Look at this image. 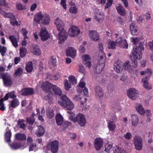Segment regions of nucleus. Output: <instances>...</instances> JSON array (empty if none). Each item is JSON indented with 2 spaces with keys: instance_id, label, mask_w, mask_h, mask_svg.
Listing matches in <instances>:
<instances>
[{
  "instance_id": "a19ab883",
  "label": "nucleus",
  "mask_w": 153,
  "mask_h": 153,
  "mask_svg": "<svg viewBox=\"0 0 153 153\" xmlns=\"http://www.w3.org/2000/svg\"><path fill=\"white\" fill-rule=\"evenodd\" d=\"M95 19L97 22H100L102 21L103 19V15L102 13H97L95 16Z\"/></svg>"
},
{
  "instance_id": "39448f33",
  "label": "nucleus",
  "mask_w": 153,
  "mask_h": 153,
  "mask_svg": "<svg viewBox=\"0 0 153 153\" xmlns=\"http://www.w3.org/2000/svg\"><path fill=\"white\" fill-rule=\"evenodd\" d=\"M69 119L74 123L77 122L81 126H84L86 123V120L84 115L79 113L77 114L76 117L71 116L69 117Z\"/></svg>"
},
{
  "instance_id": "5fc2aeb1",
  "label": "nucleus",
  "mask_w": 153,
  "mask_h": 153,
  "mask_svg": "<svg viewBox=\"0 0 153 153\" xmlns=\"http://www.w3.org/2000/svg\"><path fill=\"white\" fill-rule=\"evenodd\" d=\"M65 89L67 91H68L69 90V88L71 87V85L70 84H69L68 82L67 79H65Z\"/></svg>"
},
{
  "instance_id": "603ef678",
  "label": "nucleus",
  "mask_w": 153,
  "mask_h": 153,
  "mask_svg": "<svg viewBox=\"0 0 153 153\" xmlns=\"http://www.w3.org/2000/svg\"><path fill=\"white\" fill-rule=\"evenodd\" d=\"M16 8L19 10H22L26 9L25 6L22 5L20 3H18L16 4Z\"/></svg>"
},
{
  "instance_id": "f704fd0d",
  "label": "nucleus",
  "mask_w": 153,
  "mask_h": 153,
  "mask_svg": "<svg viewBox=\"0 0 153 153\" xmlns=\"http://www.w3.org/2000/svg\"><path fill=\"white\" fill-rule=\"evenodd\" d=\"M45 129L44 128L41 126L38 127V130L36 132L37 136L38 137H41L45 133Z\"/></svg>"
},
{
  "instance_id": "e2e57ef3",
  "label": "nucleus",
  "mask_w": 153,
  "mask_h": 153,
  "mask_svg": "<svg viewBox=\"0 0 153 153\" xmlns=\"http://www.w3.org/2000/svg\"><path fill=\"white\" fill-rule=\"evenodd\" d=\"M3 99H1L0 100V110L4 111L5 110V108L4 106V104L3 102Z\"/></svg>"
},
{
  "instance_id": "473e14b6",
  "label": "nucleus",
  "mask_w": 153,
  "mask_h": 153,
  "mask_svg": "<svg viewBox=\"0 0 153 153\" xmlns=\"http://www.w3.org/2000/svg\"><path fill=\"white\" fill-rule=\"evenodd\" d=\"M19 104V102L16 98L13 99L11 101L10 106L13 108L17 107Z\"/></svg>"
},
{
  "instance_id": "774afa93",
  "label": "nucleus",
  "mask_w": 153,
  "mask_h": 153,
  "mask_svg": "<svg viewBox=\"0 0 153 153\" xmlns=\"http://www.w3.org/2000/svg\"><path fill=\"white\" fill-rule=\"evenodd\" d=\"M83 63L86 66L88 67L89 68H90L91 65V62L90 61H83Z\"/></svg>"
},
{
  "instance_id": "f03ea898",
  "label": "nucleus",
  "mask_w": 153,
  "mask_h": 153,
  "mask_svg": "<svg viewBox=\"0 0 153 153\" xmlns=\"http://www.w3.org/2000/svg\"><path fill=\"white\" fill-rule=\"evenodd\" d=\"M54 23L56 26L58 30L59 31L58 33V36L59 40V43L62 44L64 41L67 38V32L63 28L64 23L59 18H57L55 21Z\"/></svg>"
},
{
  "instance_id": "7ed1b4c3",
  "label": "nucleus",
  "mask_w": 153,
  "mask_h": 153,
  "mask_svg": "<svg viewBox=\"0 0 153 153\" xmlns=\"http://www.w3.org/2000/svg\"><path fill=\"white\" fill-rule=\"evenodd\" d=\"M33 20L38 23H41L43 25H48L50 21L49 15L46 13L43 15L41 12L38 13L35 15Z\"/></svg>"
},
{
  "instance_id": "2f4dec72",
  "label": "nucleus",
  "mask_w": 153,
  "mask_h": 153,
  "mask_svg": "<svg viewBox=\"0 0 153 153\" xmlns=\"http://www.w3.org/2000/svg\"><path fill=\"white\" fill-rule=\"evenodd\" d=\"M15 136L16 140L20 141L25 140L26 139V137L24 134L18 133L15 135Z\"/></svg>"
},
{
  "instance_id": "4468645a",
  "label": "nucleus",
  "mask_w": 153,
  "mask_h": 153,
  "mask_svg": "<svg viewBox=\"0 0 153 153\" xmlns=\"http://www.w3.org/2000/svg\"><path fill=\"white\" fill-rule=\"evenodd\" d=\"M76 50L72 47H68L66 50V55L67 56H69L73 58H75L76 56Z\"/></svg>"
},
{
  "instance_id": "c03bdc74",
  "label": "nucleus",
  "mask_w": 153,
  "mask_h": 153,
  "mask_svg": "<svg viewBox=\"0 0 153 153\" xmlns=\"http://www.w3.org/2000/svg\"><path fill=\"white\" fill-rule=\"evenodd\" d=\"M27 123L30 125H32L35 121V118L33 116H31L29 117H27L26 119Z\"/></svg>"
},
{
  "instance_id": "aec40b11",
  "label": "nucleus",
  "mask_w": 153,
  "mask_h": 153,
  "mask_svg": "<svg viewBox=\"0 0 153 153\" xmlns=\"http://www.w3.org/2000/svg\"><path fill=\"white\" fill-rule=\"evenodd\" d=\"M89 36L91 39L94 41H97L99 38L97 32L94 30H91L89 32Z\"/></svg>"
},
{
  "instance_id": "a211bd4d",
  "label": "nucleus",
  "mask_w": 153,
  "mask_h": 153,
  "mask_svg": "<svg viewBox=\"0 0 153 153\" xmlns=\"http://www.w3.org/2000/svg\"><path fill=\"white\" fill-rule=\"evenodd\" d=\"M130 29L131 33L133 35H137L139 32L137 27L135 26L134 23H131L130 26Z\"/></svg>"
},
{
  "instance_id": "7c9ffc66",
  "label": "nucleus",
  "mask_w": 153,
  "mask_h": 153,
  "mask_svg": "<svg viewBox=\"0 0 153 153\" xmlns=\"http://www.w3.org/2000/svg\"><path fill=\"white\" fill-rule=\"evenodd\" d=\"M48 93V94L44 96V99L45 100H48L49 103L52 104L53 102L52 93L51 92Z\"/></svg>"
},
{
  "instance_id": "cd10ccee",
  "label": "nucleus",
  "mask_w": 153,
  "mask_h": 153,
  "mask_svg": "<svg viewBox=\"0 0 153 153\" xmlns=\"http://www.w3.org/2000/svg\"><path fill=\"white\" fill-rule=\"evenodd\" d=\"M32 53L34 55L39 56L41 54V50L39 47L35 45L33 46Z\"/></svg>"
},
{
  "instance_id": "e433bc0d",
  "label": "nucleus",
  "mask_w": 153,
  "mask_h": 153,
  "mask_svg": "<svg viewBox=\"0 0 153 153\" xmlns=\"http://www.w3.org/2000/svg\"><path fill=\"white\" fill-rule=\"evenodd\" d=\"M108 126L110 131H114L116 128L115 123L112 121H111L109 122Z\"/></svg>"
},
{
  "instance_id": "c85d7f7f",
  "label": "nucleus",
  "mask_w": 153,
  "mask_h": 153,
  "mask_svg": "<svg viewBox=\"0 0 153 153\" xmlns=\"http://www.w3.org/2000/svg\"><path fill=\"white\" fill-rule=\"evenodd\" d=\"M25 120L23 119H19L16 125V126H19L20 128L25 130L26 126L25 123Z\"/></svg>"
},
{
  "instance_id": "1a4fd4ad",
  "label": "nucleus",
  "mask_w": 153,
  "mask_h": 153,
  "mask_svg": "<svg viewBox=\"0 0 153 153\" xmlns=\"http://www.w3.org/2000/svg\"><path fill=\"white\" fill-rule=\"evenodd\" d=\"M80 30L77 27L73 26L68 31V34L71 37H74L80 33Z\"/></svg>"
},
{
  "instance_id": "393cba45",
  "label": "nucleus",
  "mask_w": 153,
  "mask_h": 153,
  "mask_svg": "<svg viewBox=\"0 0 153 153\" xmlns=\"http://www.w3.org/2000/svg\"><path fill=\"white\" fill-rule=\"evenodd\" d=\"M124 69L127 71L129 73L131 74L133 72V70L131 67L130 65L129 62V61L126 60L123 64Z\"/></svg>"
},
{
  "instance_id": "09e8293b",
  "label": "nucleus",
  "mask_w": 153,
  "mask_h": 153,
  "mask_svg": "<svg viewBox=\"0 0 153 153\" xmlns=\"http://www.w3.org/2000/svg\"><path fill=\"white\" fill-rule=\"evenodd\" d=\"M114 153H126L125 150L122 148L117 147L114 152Z\"/></svg>"
},
{
  "instance_id": "ea45409f",
  "label": "nucleus",
  "mask_w": 153,
  "mask_h": 153,
  "mask_svg": "<svg viewBox=\"0 0 153 153\" xmlns=\"http://www.w3.org/2000/svg\"><path fill=\"white\" fill-rule=\"evenodd\" d=\"M68 79L72 85H75L77 83L76 79L73 76H70L68 77Z\"/></svg>"
},
{
  "instance_id": "338daca9",
  "label": "nucleus",
  "mask_w": 153,
  "mask_h": 153,
  "mask_svg": "<svg viewBox=\"0 0 153 153\" xmlns=\"http://www.w3.org/2000/svg\"><path fill=\"white\" fill-rule=\"evenodd\" d=\"M9 93L10 98L14 99L16 97V96L15 94V91H12Z\"/></svg>"
},
{
  "instance_id": "4d7b16f0",
  "label": "nucleus",
  "mask_w": 153,
  "mask_h": 153,
  "mask_svg": "<svg viewBox=\"0 0 153 153\" xmlns=\"http://www.w3.org/2000/svg\"><path fill=\"white\" fill-rule=\"evenodd\" d=\"M124 137L126 140H129L132 137L131 134L129 132H128L124 135Z\"/></svg>"
},
{
  "instance_id": "79ce46f5",
  "label": "nucleus",
  "mask_w": 153,
  "mask_h": 153,
  "mask_svg": "<svg viewBox=\"0 0 153 153\" xmlns=\"http://www.w3.org/2000/svg\"><path fill=\"white\" fill-rule=\"evenodd\" d=\"M46 115L47 117L50 119L52 118L54 116L53 110L52 109L48 110L46 112Z\"/></svg>"
},
{
  "instance_id": "72a5a7b5",
  "label": "nucleus",
  "mask_w": 153,
  "mask_h": 153,
  "mask_svg": "<svg viewBox=\"0 0 153 153\" xmlns=\"http://www.w3.org/2000/svg\"><path fill=\"white\" fill-rule=\"evenodd\" d=\"M25 70L28 73L31 72L33 69V63L31 62H29L26 64Z\"/></svg>"
},
{
  "instance_id": "3c124183",
  "label": "nucleus",
  "mask_w": 153,
  "mask_h": 153,
  "mask_svg": "<svg viewBox=\"0 0 153 153\" xmlns=\"http://www.w3.org/2000/svg\"><path fill=\"white\" fill-rule=\"evenodd\" d=\"M22 31L24 39H27L28 37L27 36V34L28 33V31L25 28H22Z\"/></svg>"
},
{
  "instance_id": "4be33fe9",
  "label": "nucleus",
  "mask_w": 153,
  "mask_h": 153,
  "mask_svg": "<svg viewBox=\"0 0 153 153\" xmlns=\"http://www.w3.org/2000/svg\"><path fill=\"white\" fill-rule=\"evenodd\" d=\"M148 77L146 76L145 78L142 79V81L143 83L144 87L147 90H150L152 89L151 86L149 85V83L148 82Z\"/></svg>"
},
{
  "instance_id": "0e129e2a",
  "label": "nucleus",
  "mask_w": 153,
  "mask_h": 153,
  "mask_svg": "<svg viewBox=\"0 0 153 153\" xmlns=\"http://www.w3.org/2000/svg\"><path fill=\"white\" fill-rule=\"evenodd\" d=\"M1 15H3L5 17H9L10 14V13H6L4 10L1 11Z\"/></svg>"
},
{
  "instance_id": "de8ad7c7",
  "label": "nucleus",
  "mask_w": 153,
  "mask_h": 153,
  "mask_svg": "<svg viewBox=\"0 0 153 153\" xmlns=\"http://www.w3.org/2000/svg\"><path fill=\"white\" fill-rule=\"evenodd\" d=\"M10 22L11 24L13 26H17L18 25V22L14 17H10Z\"/></svg>"
},
{
  "instance_id": "f3484780",
  "label": "nucleus",
  "mask_w": 153,
  "mask_h": 153,
  "mask_svg": "<svg viewBox=\"0 0 153 153\" xmlns=\"http://www.w3.org/2000/svg\"><path fill=\"white\" fill-rule=\"evenodd\" d=\"M3 81L4 84L7 86H10L12 84L11 78L8 74L5 77H3Z\"/></svg>"
},
{
  "instance_id": "69168bd1",
  "label": "nucleus",
  "mask_w": 153,
  "mask_h": 153,
  "mask_svg": "<svg viewBox=\"0 0 153 153\" xmlns=\"http://www.w3.org/2000/svg\"><path fill=\"white\" fill-rule=\"evenodd\" d=\"M51 63L52 65L53 66H56V59L55 58H54L53 57H52V59H51Z\"/></svg>"
},
{
  "instance_id": "9d476101",
  "label": "nucleus",
  "mask_w": 153,
  "mask_h": 153,
  "mask_svg": "<svg viewBox=\"0 0 153 153\" xmlns=\"http://www.w3.org/2000/svg\"><path fill=\"white\" fill-rule=\"evenodd\" d=\"M127 94L129 98L132 100H135L137 97V90L134 88H130L128 91Z\"/></svg>"
},
{
  "instance_id": "8fccbe9b",
  "label": "nucleus",
  "mask_w": 153,
  "mask_h": 153,
  "mask_svg": "<svg viewBox=\"0 0 153 153\" xmlns=\"http://www.w3.org/2000/svg\"><path fill=\"white\" fill-rule=\"evenodd\" d=\"M61 75V73L58 71L56 73V74L53 76L51 78V79L53 80H56L60 77Z\"/></svg>"
},
{
  "instance_id": "052dcab7",
  "label": "nucleus",
  "mask_w": 153,
  "mask_h": 153,
  "mask_svg": "<svg viewBox=\"0 0 153 153\" xmlns=\"http://www.w3.org/2000/svg\"><path fill=\"white\" fill-rule=\"evenodd\" d=\"M105 58L104 56L102 55L100 56V59L98 60V62L101 64H105Z\"/></svg>"
},
{
  "instance_id": "13d9d810",
  "label": "nucleus",
  "mask_w": 153,
  "mask_h": 153,
  "mask_svg": "<svg viewBox=\"0 0 153 153\" xmlns=\"http://www.w3.org/2000/svg\"><path fill=\"white\" fill-rule=\"evenodd\" d=\"M66 1V0H61L60 2L61 5L65 10H66L67 9Z\"/></svg>"
},
{
  "instance_id": "20e7f679",
  "label": "nucleus",
  "mask_w": 153,
  "mask_h": 153,
  "mask_svg": "<svg viewBox=\"0 0 153 153\" xmlns=\"http://www.w3.org/2000/svg\"><path fill=\"white\" fill-rule=\"evenodd\" d=\"M58 102L61 106L69 110H72L74 107V104L65 95L60 97V101Z\"/></svg>"
},
{
  "instance_id": "4c0bfd02",
  "label": "nucleus",
  "mask_w": 153,
  "mask_h": 153,
  "mask_svg": "<svg viewBox=\"0 0 153 153\" xmlns=\"http://www.w3.org/2000/svg\"><path fill=\"white\" fill-rule=\"evenodd\" d=\"M136 108L137 111L140 114L143 115L145 114L144 109L141 104H139L138 106L136 107Z\"/></svg>"
},
{
  "instance_id": "6e6552de",
  "label": "nucleus",
  "mask_w": 153,
  "mask_h": 153,
  "mask_svg": "<svg viewBox=\"0 0 153 153\" xmlns=\"http://www.w3.org/2000/svg\"><path fill=\"white\" fill-rule=\"evenodd\" d=\"M53 84L48 81L43 82L41 88L46 93H51Z\"/></svg>"
},
{
  "instance_id": "ddd939ff",
  "label": "nucleus",
  "mask_w": 153,
  "mask_h": 153,
  "mask_svg": "<svg viewBox=\"0 0 153 153\" xmlns=\"http://www.w3.org/2000/svg\"><path fill=\"white\" fill-rule=\"evenodd\" d=\"M103 140L102 139L97 137L95 139L94 141V145L95 149L99 150L102 147L103 145Z\"/></svg>"
},
{
  "instance_id": "37998d69",
  "label": "nucleus",
  "mask_w": 153,
  "mask_h": 153,
  "mask_svg": "<svg viewBox=\"0 0 153 153\" xmlns=\"http://www.w3.org/2000/svg\"><path fill=\"white\" fill-rule=\"evenodd\" d=\"M10 146L12 149H16L21 147V144L18 143H13L10 145Z\"/></svg>"
},
{
  "instance_id": "a18cd8bd",
  "label": "nucleus",
  "mask_w": 153,
  "mask_h": 153,
  "mask_svg": "<svg viewBox=\"0 0 153 153\" xmlns=\"http://www.w3.org/2000/svg\"><path fill=\"white\" fill-rule=\"evenodd\" d=\"M116 45V42L111 40L109 42L108 47L109 49H114L115 48Z\"/></svg>"
},
{
  "instance_id": "f8f14e48",
  "label": "nucleus",
  "mask_w": 153,
  "mask_h": 153,
  "mask_svg": "<svg viewBox=\"0 0 153 153\" xmlns=\"http://www.w3.org/2000/svg\"><path fill=\"white\" fill-rule=\"evenodd\" d=\"M20 94L22 96H26L33 94L34 92L32 88H28L22 89L20 91Z\"/></svg>"
},
{
  "instance_id": "bb28decb",
  "label": "nucleus",
  "mask_w": 153,
  "mask_h": 153,
  "mask_svg": "<svg viewBox=\"0 0 153 153\" xmlns=\"http://www.w3.org/2000/svg\"><path fill=\"white\" fill-rule=\"evenodd\" d=\"M105 64H101L97 62V65L95 68V71L97 74H100L104 68Z\"/></svg>"
},
{
  "instance_id": "dca6fc26",
  "label": "nucleus",
  "mask_w": 153,
  "mask_h": 153,
  "mask_svg": "<svg viewBox=\"0 0 153 153\" xmlns=\"http://www.w3.org/2000/svg\"><path fill=\"white\" fill-rule=\"evenodd\" d=\"M52 89L53 91V94L56 96H62V91L61 89L55 85H52Z\"/></svg>"
},
{
  "instance_id": "0eeeda50",
  "label": "nucleus",
  "mask_w": 153,
  "mask_h": 153,
  "mask_svg": "<svg viewBox=\"0 0 153 153\" xmlns=\"http://www.w3.org/2000/svg\"><path fill=\"white\" fill-rule=\"evenodd\" d=\"M134 143L136 149L140 150L142 149L143 145L142 139L140 136H135L134 139Z\"/></svg>"
},
{
  "instance_id": "680f3d73",
  "label": "nucleus",
  "mask_w": 153,
  "mask_h": 153,
  "mask_svg": "<svg viewBox=\"0 0 153 153\" xmlns=\"http://www.w3.org/2000/svg\"><path fill=\"white\" fill-rule=\"evenodd\" d=\"M82 58H83V61H90L91 59L90 56L87 54H85L84 55H83L82 56Z\"/></svg>"
},
{
  "instance_id": "bf43d9fd",
  "label": "nucleus",
  "mask_w": 153,
  "mask_h": 153,
  "mask_svg": "<svg viewBox=\"0 0 153 153\" xmlns=\"http://www.w3.org/2000/svg\"><path fill=\"white\" fill-rule=\"evenodd\" d=\"M113 0H108L107 2L105 4V8L107 9L109 8L112 4Z\"/></svg>"
},
{
  "instance_id": "6ab92c4d",
  "label": "nucleus",
  "mask_w": 153,
  "mask_h": 153,
  "mask_svg": "<svg viewBox=\"0 0 153 153\" xmlns=\"http://www.w3.org/2000/svg\"><path fill=\"white\" fill-rule=\"evenodd\" d=\"M114 70L117 73H119L122 69L123 63L119 61H118L116 63H115L114 65Z\"/></svg>"
},
{
  "instance_id": "58836bf2",
  "label": "nucleus",
  "mask_w": 153,
  "mask_h": 153,
  "mask_svg": "<svg viewBox=\"0 0 153 153\" xmlns=\"http://www.w3.org/2000/svg\"><path fill=\"white\" fill-rule=\"evenodd\" d=\"M27 51V49L25 48H20V55L21 57H24L26 55Z\"/></svg>"
},
{
  "instance_id": "c756f323",
  "label": "nucleus",
  "mask_w": 153,
  "mask_h": 153,
  "mask_svg": "<svg viewBox=\"0 0 153 153\" xmlns=\"http://www.w3.org/2000/svg\"><path fill=\"white\" fill-rule=\"evenodd\" d=\"M131 123L133 126H136L138 123V118L137 116L135 114H133L131 116Z\"/></svg>"
},
{
  "instance_id": "f257e3e1",
  "label": "nucleus",
  "mask_w": 153,
  "mask_h": 153,
  "mask_svg": "<svg viewBox=\"0 0 153 153\" xmlns=\"http://www.w3.org/2000/svg\"><path fill=\"white\" fill-rule=\"evenodd\" d=\"M143 44L142 42L139 43L138 46L135 48L134 51H132L130 54L131 63L134 68L136 67L137 65V60L142 58L141 51L144 50Z\"/></svg>"
},
{
  "instance_id": "9b49d317",
  "label": "nucleus",
  "mask_w": 153,
  "mask_h": 153,
  "mask_svg": "<svg viewBox=\"0 0 153 153\" xmlns=\"http://www.w3.org/2000/svg\"><path fill=\"white\" fill-rule=\"evenodd\" d=\"M41 40L42 41H46L50 37V35L48 31L45 29H42L40 30L39 34Z\"/></svg>"
},
{
  "instance_id": "c9c22d12",
  "label": "nucleus",
  "mask_w": 153,
  "mask_h": 153,
  "mask_svg": "<svg viewBox=\"0 0 153 153\" xmlns=\"http://www.w3.org/2000/svg\"><path fill=\"white\" fill-rule=\"evenodd\" d=\"M11 136V133L10 130L7 131L5 134V138L6 141L9 143L10 142V138Z\"/></svg>"
},
{
  "instance_id": "864d4df0",
  "label": "nucleus",
  "mask_w": 153,
  "mask_h": 153,
  "mask_svg": "<svg viewBox=\"0 0 153 153\" xmlns=\"http://www.w3.org/2000/svg\"><path fill=\"white\" fill-rule=\"evenodd\" d=\"M23 72L22 69L21 67H19L15 72L14 74L16 76L20 75Z\"/></svg>"
},
{
  "instance_id": "5701e85b",
  "label": "nucleus",
  "mask_w": 153,
  "mask_h": 153,
  "mask_svg": "<svg viewBox=\"0 0 153 153\" xmlns=\"http://www.w3.org/2000/svg\"><path fill=\"white\" fill-rule=\"evenodd\" d=\"M56 123L58 125L60 126L63 124V118L60 114H58L56 115Z\"/></svg>"
},
{
  "instance_id": "b1692460",
  "label": "nucleus",
  "mask_w": 153,
  "mask_h": 153,
  "mask_svg": "<svg viewBox=\"0 0 153 153\" xmlns=\"http://www.w3.org/2000/svg\"><path fill=\"white\" fill-rule=\"evenodd\" d=\"M9 39L12 42V45L15 48L18 47V41L17 38L13 35L10 36Z\"/></svg>"
},
{
  "instance_id": "a878e982",
  "label": "nucleus",
  "mask_w": 153,
  "mask_h": 153,
  "mask_svg": "<svg viewBox=\"0 0 153 153\" xmlns=\"http://www.w3.org/2000/svg\"><path fill=\"white\" fill-rule=\"evenodd\" d=\"M69 4L70 5L73 6L70 7L69 9V12L71 13L76 14L77 12V9L75 6V4L73 3L72 1H71Z\"/></svg>"
},
{
  "instance_id": "6e6d98bb",
  "label": "nucleus",
  "mask_w": 153,
  "mask_h": 153,
  "mask_svg": "<svg viewBox=\"0 0 153 153\" xmlns=\"http://www.w3.org/2000/svg\"><path fill=\"white\" fill-rule=\"evenodd\" d=\"M145 71V72L146 74V76H148L149 79L152 74V70L151 69L149 68L146 70Z\"/></svg>"
},
{
  "instance_id": "423d86ee",
  "label": "nucleus",
  "mask_w": 153,
  "mask_h": 153,
  "mask_svg": "<svg viewBox=\"0 0 153 153\" xmlns=\"http://www.w3.org/2000/svg\"><path fill=\"white\" fill-rule=\"evenodd\" d=\"M59 143L58 141L54 140L50 142L48 144L47 148L48 150L52 153H56L59 150Z\"/></svg>"
},
{
  "instance_id": "412c9836",
  "label": "nucleus",
  "mask_w": 153,
  "mask_h": 153,
  "mask_svg": "<svg viewBox=\"0 0 153 153\" xmlns=\"http://www.w3.org/2000/svg\"><path fill=\"white\" fill-rule=\"evenodd\" d=\"M116 8L118 13L120 15L125 16L126 15L125 10L120 4H117L116 6Z\"/></svg>"
},
{
  "instance_id": "2eb2a0df",
  "label": "nucleus",
  "mask_w": 153,
  "mask_h": 153,
  "mask_svg": "<svg viewBox=\"0 0 153 153\" xmlns=\"http://www.w3.org/2000/svg\"><path fill=\"white\" fill-rule=\"evenodd\" d=\"M95 95L97 98H99L102 97L103 95L102 89L100 86H96L95 89Z\"/></svg>"
},
{
  "instance_id": "49530a36",
  "label": "nucleus",
  "mask_w": 153,
  "mask_h": 153,
  "mask_svg": "<svg viewBox=\"0 0 153 153\" xmlns=\"http://www.w3.org/2000/svg\"><path fill=\"white\" fill-rule=\"evenodd\" d=\"M6 51V48L5 46L1 47V45H0V53H1V55L3 57L5 56Z\"/></svg>"
}]
</instances>
